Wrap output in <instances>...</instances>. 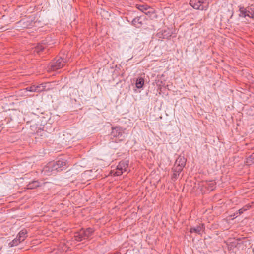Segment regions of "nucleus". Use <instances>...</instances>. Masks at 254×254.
Here are the masks:
<instances>
[{
	"mask_svg": "<svg viewBox=\"0 0 254 254\" xmlns=\"http://www.w3.org/2000/svg\"><path fill=\"white\" fill-rule=\"evenodd\" d=\"M186 163V159L184 156H179L175 162L174 165L172 168L173 172L172 175V179L174 180H176L185 167Z\"/></svg>",
	"mask_w": 254,
	"mask_h": 254,
	"instance_id": "1",
	"label": "nucleus"
},
{
	"mask_svg": "<svg viewBox=\"0 0 254 254\" xmlns=\"http://www.w3.org/2000/svg\"><path fill=\"white\" fill-rule=\"evenodd\" d=\"M128 160H122L119 163L115 170H111V173L113 176H120L124 172L128 171Z\"/></svg>",
	"mask_w": 254,
	"mask_h": 254,
	"instance_id": "2",
	"label": "nucleus"
},
{
	"mask_svg": "<svg viewBox=\"0 0 254 254\" xmlns=\"http://www.w3.org/2000/svg\"><path fill=\"white\" fill-rule=\"evenodd\" d=\"M66 63V60L64 57H57L50 63L49 69L55 71L62 68Z\"/></svg>",
	"mask_w": 254,
	"mask_h": 254,
	"instance_id": "3",
	"label": "nucleus"
},
{
	"mask_svg": "<svg viewBox=\"0 0 254 254\" xmlns=\"http://www.w3.org/2000/svg\"><path fill=\"white\" fill-rule=\"evenodd\" d=\"M94 231L91 228H88L86 230L82 229L75 233L74 236L75 239L78 242L87 239L90 237Z\"/></svg>",
	"mask_w": 254,
	"mask_h": 254,
	"instance_id": "4",
	"label": "nucleus"
},
{
	"mask_svg": "<svg viewBox=\"0 0 254 254\" xmlns=\"http://www.w3.org/2000/svg\"><path fill=\"white\" fill-rule=\"evenodd\" d=\"M190 4L194 9L206 10L208 8V2L206 0H190Z\"/></svg>",
	"mask_w": 254,
	"mask_h": 254,
	"instance_id": "5",
	"label": "nucleus"
},
{
	"mask_svg": "<svg viewBox=\"0 0 254 254\" xmlns=\"http://www.w3.org/2000/svg\"><path fill=\"white\" fill-rule=\"evenodd\" d=\"M126 129L121 127H116L112 128L111 136L114 137L118 138L120 140H124L127 136V133L125 132Z\"/></svg>",
	"mask_w": 254,
	"mask_h": 254,
	"instance_id": "6",
	"label": "nucleus"
},
{
	"mask_svg": "<svg viewBox=\"0 0 254 254\" xmlns=\"http://www.w3.org/2000/svg\"><path fill=\"white\" fill-rule=\"evenodd\" d=\"M32 18L31 17H26L22 19L17 23V26L21 29L30 28L34 25Z\"/></svg>",
	"mask_w": 254,
	"mask_h": 254,
	"instance_id": "7",
	"label": "nucleus"
},
{
	"mask_svg": "<svg viewBox=\"0 0 254 254\" xmlns=\"http://www.w3.org/2000/svg\"><path fill=\"white\" fill-rule=\"evenodd\" d=\"M57 171L53 162H49L43 169L42 172L46 175H50Z\"/></svg>",
	"mask_w": 254,
	"mask_h": 254,
	"instance_id": "8",
	"label": "nucleus"
},
{
	"mask_svg": "<svg viewBox=\"0 0 254 254\" xmlns=\"http://www.w3.org/2000/svg\"><path fill=\"white\" fill-rule=\"evenodd\" d=\"M47 84V83H44L39 85H34L31 86L27 87L26 90L28 91L32 92H40L46 90Z\"/></svg>",
	"mask_w": 254,
	"mask_h": 254,
	"instance_id": "9",
	"label": "nucleus"
},
{
	"mask_svg": "<svg viewBox=\"0 0 254 254\" xmlns=\"http://www.w3.org/2000/svg\"><path fill=\"white\" fill-rule=\"evenodd\" d=\"M54 163V166L56 167L57 171H60L64 169L66 165V160L64 159H59L58 161L55 162L53 161Z\"/></svg>",
	"mask_w": 254,
	"mask_h": 254,
	"instance_id": "10",
	"label": "nucleus"
},
{
	"mask_svg": "<svg viewBox=\"0 0 254 254\" xmlns=\"http://www.w3.org/2000/svg\"><path fill=\"white\" fill-rule=\"evenodd\" d=\"M49 39V38H48L46 40H43L41 44H38V45L34 48V52L39 53L46 48V45H50L51 44L48 43Z\"/></svg>",
	"mask_w": 254,
	"mask_h": 254,
	"instance_id": "11",
	"label": "nucleus"
},
{
	"mask_svg": "<svg viewBox=\"0 0 254 254\" xmlns=\"http://www.w3.org/2000/svg\"><path fill=\"white\" fill-rule=\"evenodd\" d=\"M135 7L140 11L148 14L151 12L150 10L152 8L147 4H136Z\"/></svg>",
	"mask_w": 254,
	"mask_h": 254,
	"instance_id": "12",
	"label": "nucleus"
},
{
	"mask_svg": "<svg viewBox=\"0 0 254 254\" xmlns=\"http://www.w3.org/2000/svg\"><path fill=\"white\" fill-rule=\"evenodd\" d=\"M204 229V225L200 224L196 227H192L190 229L191 233H196L198 234L201 235Z\"/></svg>",
	"mask_w": 254,
	"mask_h": 254,
	"instance_id": "13",
	"label": "nucleus"
},
{
	"mask_svg": "<svg viewBox=\"0 0 254 254\" xmlns=\"http://www.w3.org/2000/svg\"><path fill=\"white\" fill-rule=\"evenodd\" d=\"M27 237V231L26 229L21 230L17 234L16 237L21 243L24 241Z\"/></svg>",
	"mask_w": 254,
	"mask_h": 254,
	"instance_id": "14",
	"label": "nucleus"
},
{
	"mask_svg": "<svg viewBox=\"0 0 254 254\" xmlns=\"http://www.w3.org/2000/svg\"><path fill=\"white\" fill-rule=\"evenodd\" d=\"M40 185V183L38 181H33L27 185V189H34Z\"/></svg>",
	"mask_w": 254,
	"mask_h": 254,
	"instance_id": "15",
	"label": "nucleus"
},
{
	"mask_svg": "<svg viewBox=\"0 0 254 254\" xmlns=\"http://www.w3.org/2000/svg\"><path fill=\"white\" fill-rule=\"evenodd\" d=\"M239 16L242 17H247V14L248 12L247 8L244 7L240 6L239 7Z\"/></svg>",
	"mask_w": 254,
	"mask_h": 254,
	"instance_id": "16",
	"label": "nucleus"
},
{
	"mask_svg": "<svg viewBox=\"0 0 254 254\" xmlns=\"http://www.w3.org/2000/svg\"><path fill=\"white\" fill-rule=\"evenodd\" d=\"M144 83V79L142 78H139L136 80L135 85L136 88L140 89L142 87Z\"/></svg>",
	"mask_w": 254,
	"mask_h": 254,
	"instance_id": "17",
	"label": "nucleus"
},
{
	"mask_svg": "<svg viewBox=\"0 0 254 254\" xmlns=\"http://www.w3.org/2000/svg\"><path fill=\"white\" fill-rule=\"evenodd\" d=\"M21 242L20 241H19L17 237H16L12 241L9 243L8 246L10 247H13L17 246Z\"/></svg>",
	"mask_w": 254,
	"mask_h": 254,
	"instance_id": "18",
	"label": "nucleus"
},
{
	"mask_svg": "<svg viewBox=\"0 0 254 254\" xmlns=\"http://www.w3.org/2000/svg\"><path fill=\"white\" fill-rule=\"evenodd\" d=\"M140 20V18L139 17H136L134 18L132 21V24L135 26H137L138 24L141 25L142 22Z\"/></svg>",
	"mask_w": 254,
	"mask_h": 254,
	"instance_id": "19",
	"label": "nucleus"
},
{
	"mask_svg": "<svg viewBox=\"0 0 254 254\" xmlns=\"http://www.w3.org/2000/svg\"><path fill=\"white\" fill-rule=\"evenodd\" d=\"M248 160V161H250L252 163H254V152L249 156Z\"/></svg>",
	"mask_w": 254,
	"mask_h": 254,
	"instance_id": "20",
	"label": "nucleus"
},
{
	"mask_svg": "<svg viewBox=\"0 0 254 254\" xmlns=\"http://www.w3.org/2000/svg\"><path fill=\"white\" fill-rule=\"evenodd\" d=\"M247 17H249L250 18H253L254 17V13L252 12H248L247 14Z\"/></svg>",
	"mask_w": 254,
	"mask_h": 254,
	"instance_id": "21",
	"label": "nucleus"
},
{
	"mask_svg": "<svg viewBox=\"0 0 254 254\" xmlns=\"http://www.w3.org/2000/svg\"><path fill=\"white\" fill-rule=\"evenodd\" d=\"M247 10H248V12L252 13H252H254V8H253L252 7H248L247 8Z\"/></svg>",
	"mask_w": 254,
	"mask_h": 254,
	"instance_id": "22",
	"label": "nucleus"
},
{
	"mask_svg": "<svg viewBox=\"0 0 254 254\" xmlns=\"http://www.w3.org/2000/svg\"><path fill=\"white\" fill-rule=\"evenodd\" d=\"M44 130L43 129H41V128H38V129L36 131V133L39 134L41 132H43ZM40 135H42V134H40Z\"/></svg>",
	"mask_w": 254,
	"mask_h": 254,
	"instance_id": "23",
	"label": "nucleus"
},
{
	"mask_svg": "<svg viewBox=\"0 0 254 254\" xmlns=\"http://www.w3.org/2000/svg\"><path fill=\"white\" fill-rule=\"evenodd\" d=\"M250 207H251L250 205H246V206H244L243 207H242L243 209V210L245 211L247 210L248 209H249Z\"/></svg>",
	"mask_w": 254,
	"mask_h": 254,
	"instance_id": "24",
	"label": "nucleus"
},
{
	"mask_svg": "<svg viewBox=\"0 0 254 254\" xmlns=\"http://www.w3.org/2000/svg\"><path fill=\"white\" fill-rule=\"evenodd\" d=\"M243 208H241L238 210V213L239 215L242 214L244 212V211H243Z\"/></svg>",
	"mask_w": 254,
	"mask_h": 254,
	"instance_id": "25",
	"label": "nucleus"
},
{
	"mask_svg": "<svg viewBox=\"0 0 254 254\" xmlns=\"http://www.w3.org/2000/svg\"><path fill=\"white\" fill-rule=\"evenodd\" d=\"M31 128L32 130H33V128H35V126H31Z\"/></svg>",
	"mask_w": 254,
	"mask_h": 254,
	"instance_id": "26",
	"label": "nucleus"
},
{
	"mask_svg": "<svg viewBox=\"0 0 254 254\" xmlns=\"http://www.w3.org/2000/svg\"><path fill=\"white\" fill-rule=\"evenodd\" d=\"M113 254H121L119 252H116Z\"/></svg>",
	"mask_w": 254,
	"mask_h": 254,
	"instance_id": "27",
	"label": "nucleus"
}]
</instances>
